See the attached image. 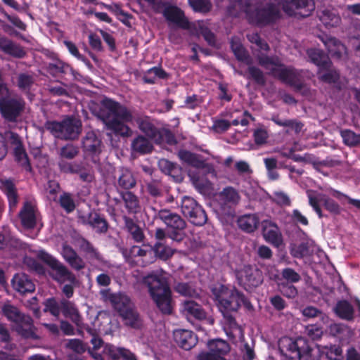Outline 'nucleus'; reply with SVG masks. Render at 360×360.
Instances as JSON below:
<instances>
[{
	"instance_id": "obj_1",
	"label": "nucleus",
	"mask_w": 360,
	"mask_h": 360,
	"mask_svg": "<svg viewBox=\"0 0 360 360\" xmlns=\"http://www.w3.org/2000/svg\"><path fill=\"white\" fill-rule=\"evenodd\" d=\"M233 4L228 12L231 15L238 16L240 12L245 14L252 23L267 24L280 16V8L289 16L305 18L315 8L313 0H271L266 6L254 4L250 0H232Z\"/></svg>"
},
{
	"instance_id": "obj_2",
	"label": "nucleus",
	"mask_w": 360,
	"mask_h": 360,
	"mask_svg": "<svg viewBox=\"0 0 360 360\" xmlns=\"http://www.w3.org/2000/svg\"><path fill=\"white\" fill-rule=\"evenodd\" d=\"M280 349L291 360H319L322 356L330 360H340L342 352L341 348L337 346L310 347L302 338L296 340L284 338L281 341Z\"/></svg>"
},
{
	"instance_id": "obj_3",
	"label": "nucleus",
	"mask_w": 360,
	"mask_h": 360,
	"mask_svg": "<svg viewBox=\"0 0 360 360\" xmlns=\"http://www.w3.org/2000/svg\"><path fill=\"white\" fill-rule=\"evenodd\" d=\"M108 129L122 136H131L132 130L125 124L131 122L134 116L124 105L110 99L104 98L101 101L98 115Z\"/></svg>"
},
{
	"instance_id": "obj_4",
	"label": "nucleus",
	"mask_w": 360,
	"mask_h": 360,
	"mask_svg": "<svg viewBox=\"0 0 360 360\" xmlns=\"http://www.w3.org/2000/svg\"><path fill=\"white\" fill-rule=\"evenodd\" d=\"M143 282L147 285L150 295L158 307L163 313L170 314L171 291L163 271L159 270L148 274L143 277Z\"/></svg>"
},
{
	"instance_id": "obj_5",
	"label": "nucleus",
	"mask_w": 360,
	"mask_h": 360,
	"mask_svg": "<svg viewBox=\"0 0 360 360\" xmlns=\"http://www.w3.org/2000/svg\"><path fill=\"white\" fill-rule=\"evenodd\" d=\"M257 56L259 63L268 70L269 73L294 86L297 90L302 91L303 94H306L307 88L301 83L299 72L292 68L284 67L277 58H270L264 54Z\"/></svg>"
},
{
	"instance_id": "obj_6",
	"label": "nucleus",
	"mask_w": 360,
	"mask_h": 360,
	"mask_svg": "<svg viewBox=\"0 0 360 360\" xmlns=\"http://www.w3.org/2000/svg\"><path fill=\"white\" fill-rule=\"evenodd\" d=\"M165 18L183 29L189 30L192 34L202 35L207 43L211 46H215V37L211 32L206 22L203 21H197L190 24L185 18L184 13L176 6H167L163 12Z\"/></svg>"
},
{
	"instance_id": "obj_7",
	"label": "nucleus",
	"mask_w": 360,
	"mask_h": 360,
	"mask_svg": "<svg viewBox=\"0 0 360 360\" xmlns=\"http://www.w3.org/2000/svg\"><path fill=\"white\" fill-rule=\"evenodd\" d=\"M213 295L218 302V307L222 313L236 311L241 305L251 308V303L234 288H228L223 285H217L212 288Z\"/></svg>"
},
{
	"instance_id": "obj_8",
	"label": "nucleus",
	"mask_w": 360,
	"mask_h": 360,
	"mask_svg": "<svg viewBox=\"0 0 360 360\" xmlns=\"http://www.w3.org/2000/svg\"><path fill=\"white\" fill-rule=\"evenodd\" d=\"M1 310L7 319L13 323V330L19 335L27 338H36L31 317L22 314L16 307L10 303H5Z\"/></svg>"
},
{
	"instance_id": "obj_9",
	"label": "nucleus",
	"mask_w": 360,
	"mask_h": 360,
	"mask_svg": "<svg viewBox=\"0 0 360 360\" xmlns=\"http://www.w3.org/2000/svg\"><path fill=\"white\" fill-rule=\"evenodd\" d=\"M81 122L73 117H68L61 122H51L47 129L57 138L61 139H74L81 132Z\"/></svg>"
},
{
	"instance_id": "obj_10",
	"label": "nucleus",
	"mask_w": 360,
	"mask_h": 360,
	"mask_svg": "<svg viewBox=\"0 0 360 360\" xmlns=\"http://www.w3.org/2000/svg\"><path fill=\"white\" fill-rule=\"evenodd\" d=\"M39 257L46 262L51 268L50 273L53 279L59 283L69 282L75 283L76 281L74 274L68 270L62 263L44 251H39Z\"/></svg>"
},
{
	"instance_id": "obj_11",
	"label": "nucleus",
	"mask_w": 360,
	"mask_h": 360,
	"mask_svg": "<svg viewBox=\"0 0 360 360\" xmlns=\"http://www.w3.org/2000/svg\"><path fill=\"white\" fill-rule=\"evenodd\" d=\"M181 208L183 214L188 217L193 224L202 226L206 222L207 216L205 211L192 198L184 196L181 200Z\"/></svg>"
},
{
	"instance_id": "obj_12",
	"label": "nucleus",
	"mask_w": 360,
	"mask_h": 360,
	"mask_svg": "<svg viewBox=\"0 0 360 360\" xmlns=\"http://www.w3.org/2000/svg\"><path fill=\"white\" fill-rule=\"evenodd\" d=\"M239 284L246 290H252L263 281L261 271L250 266H244L236 273Z\"/></svg>"
},
{
	"instance_id": "obj_13",
	"label": "nucleus",
	"mask_w": 360,
	"mask_h": 360,
	"mask_svg": "<svg viewBox=\"0 0 360 360\" xmlns=\"http://www.w3.org/2000/svg\"><path fill=\"white\" fill-rule=\"evenodd\" d=\"M22 225L27 229H32L37 224L39 213L36 208V203L33 199H27L19 213Z\"/></svg>"
},
{
	"instance_id": "obj_14",
	"label": "nucleus",
	"mask_w": 360,
	"mask_h": 360,
	"mask_svg": "<svg viewBox=\"0 0 360 360\" xmlns=\"http://www.w3.org/2000/svg\"><path fill=\"white\" fill-rule=\"evenodd\" d=\"M25 103L20 98H11L0 103V111L5 119L15 121L24 109Z\"/></svg>"
},
{
	"instance_id": "obj_15",
	"label": "nucleus",
	"mask_w": 360,
	"mask_h": 360,
	"mask_svg": "<svg viewBox=\"0 0 360 360\" xmlns=\"http://www.w3.org/2000/svg\"><path fill=\"white\" fill-rule=\"evenodd\" d=\"M155 238L158 240L153 247L155 256L162 260H167L174 255L175 250L162 242L166 238V232L162 229H157Z\"/></svg>"
},
{
	"instance_id": "obj_16",
	"label": "nucleus",
	"mask_w": 360,
	"mask_h": 360,
	"mask_svg": "<svg viewBox=\"0 0 360 360\" xmlns=\"http://www.w3.org/2000/svg\"><path fill=\"white\" fill-rule=\"evenodd\" d=\"M262 235L264 240L278 247L282 244V235L278 226L271 221L264 220L262 222Z\"/></svg>"
},
{
	"instance_id": "obj_17",
	"label": "nucleus",
	"mask_w": 360,
	"mask_h": 360,
	"mask_svg": "<svg viewBox=\"0 0 360 360\" xmlns=\"http://www.w3.org/2000/svg\"><path fill=\"white\" fill-rule=\"evenodd\" d=\"M174 340L176 344L185 350L193 348L198 342L196 335L191 331L178 329L174 332Z\"/></svg>"
},
{
	"instance_id": "obj_18",
	"label": "nucleus",
	"mask_w": 360,
	"mask_h": 360,
	"mask_svg": "<svg viewBox=\"0 0 360 360\" xmlns=\"http://www.w3.org/2000/svg\"><path fill=\"white\" fill-rule=\"evenodd\" d=\"M158 217L167 225L169 229L186 227L185 221L178 214L169 210H161L158 213Z\"/></svg>"
},
{
	"instance_id": "obj_19",
	"label": "nucleus",
	"mask_w": 360,
	"mask_h": 360,
	"mask_svg": "<svg viewBox=\"0 0 360 360\" xmlns=\"http://www.w3.org/2000/svg\"><path fill=\"white\" fill-rule=\"evenodd\" d=\"M0 49L6 54L18 58H23L26 54L25 51L22 46L1 35Z\"/></svg>"
},
{
	"instance_id": "obj_20",
	"label": "nucleus",
	"mask_w": 360,
	"mask_h": 360,
	"mask_svg": "<svg viewBox=\"0 0 360 360\" xmlns=\"http://www.w3.org/2000/svg\"><path fill=\"white\" fill-rule=\"evenodd\" d=\"M12 286L22 294L32 292L34 290V285L28 276L24 274H18L12 279Z\"/></svg>"
},
{
	"instance_id": "obj_21",
	"label": "nucleus",
	"mask_w": 360,
	"mask_h": 360,
	"mask_svg": "<svg viewBox=\"0 0 360 360\" xmlns=\"http://www.w3.org/2000/svg\"><path fill=\"white\" fill-rule=\"evenodd\" d=\"M181 312L190 320L191 319H203L205 318V313L201 307L196 302L191 300L185 301L181 305Z\"/></svg>"
},
{
	"instance_id": "obj_22",
	"label": "nucleus",
	"mask_w": 360,
	"mask_h": 360,
	"mask_svg": "<svg viewBox=\"0 0 360 360\" xmlns=\"http://www.w3.org/2000/svg\"><path fill=\"white\" fill-rule=\"evenodd\" d=\"M64 259L74 269L79 271L85 267V262L77 255L76 252L69 245H64L62 250Z\"/></svg>"
},
{
	"instance_id": "obj_23",
	"label": "nucleus",
	"mask_w": 360,
	"mask_h": 360,
	"mask_svg": "<svg viewBox=\"0 0 360 360\" xmlns=\"http://www.w3.org/2000/svg\"><path fill=\"white\" fill-rule=\"evenodd\" d=\"M0 188L7 196L10 210H15L18 202V195L14 184L8 179L1 180Z\"/></svg>"
},
{
	"instance_id": "obj_24",
	"label": "nucleus",
	"mask_w": 360,
	"mask_h": 360,
	"mask_svg": "<svg viewBox=\"0 0 360 360\" xmlns=\"http://www.w3.org/2000/svg\"><path fill=\"white\" fill-rule=\"evenodd\" d=\"M139 129L149 138H154L158 133L153 121L146 115H140L136 118Z\"/></svg>"
},
{
	"instance_id": "obj_25",
	"label": "nucleus",
	"mask_w": 360,
	"mask_h": 360,
	"mask_svg": "<svg viewBox=\"0 0 360 360\" xmlns=\"http://www.w3.org/2000/svg\"><path fill=\"white\" fill-rule=\"evenodd\" d=\"M109 299L114 308L117 310L120 314L133 307L129 297L122 293L112 294Z\"/></svg>"
},
{
	"instance_id": "obj_26",
	"label": "nucleus",
	"mask_w": 360,
	"mask_h": 360,
	"mask_svg": "<svg viewBox=\"0 0 360 360\" xmlns=\"http://www.w3.org/2000/svg\"><path fill=\"white\" fill-rule=\"evenodd\" d=\"M178 156L181 161L197 169L204 168L205 167V162L198 155L192 153L190 151L185 150H180L178 153Z\"/></svg>"
},
{
	"instance_id": "obj_27",
	"label": "nucleus",
	"mask_w": 360,
	"mask_h": 360,
	"mask_svg": "<svg viewBox=\"0 0 360 360\" xmlns=\"http://www.w3.org/2000/svg\"><path fill=\"white\" fill-rule=\"evenodd\" d=\"M259 218L255 214H245L238 219V226L248 233L253 232L259 224Z\"/></svg>"
},
{
	"instance_id": "obj_28",
	"label": "nucleus",
	"mask_w": 360,
	"mask_h": 360,
	"mask_svg": "<svg viewBox=\"0 0 360 360\" xmlns=\"http://www.w3.org/2000/svg\"><path fill=\"white\" fill-rule=\"evenodd\" d=\"M60 305L63 314L70 318L75 324L79 326L81 323L80 315L75 304L71 302L63 300L60 301Z\"/></svg>"
},
{
	"instance_id": "obj_29",
	"label": "nucleus",
	"mask_w": 360,
	"mask_h": 360,
	"mask_svg": "<svg viewBox=\"0 0 360 360\" xmlns=\"http://www.w3.org/2000/svg\"><path fill=\"white\" fill-rule=\"evenodd\" d=\"M207 345L212 354L220 357H224L230 351L229 344L221 339L212 340L207 342Z\"/></svg>"
},
{
	"instance_id": "obj_30",
	"label": "nucleus",
	"mask_w": 360,
	"mask_h": 360,
	"mask_svg": "<svg viewBox=\"0 0 360 360\" xmlns=\"http://www.w3.org/2000/svg\"><path fill=\"white\" fill-rule=\"evenodd\" d=\"M325 45L329 53L338 58H340L347 54L345 46L338 39L330 38L325 41Z\"/></svg>"
},
{
	"instance_id": "obj_31",
	"label": "nucleus",
	"mask_w": 360,
	"mask_h": 360,
	"mask_svg": "<svg viewBox=\"0 0 360 360\" xmlns=\"http://www.w3.org/2000/svg\"><path fill=\"white\" fill-rule=\"evenodd\" d=\"M307 55L311 61L316 65L319 68H325L329 65L328 57L322 51L316 49H309Z\"/></svg>"
},
{
	"instance_id": "obj_32",
	"label": "nucleus",
	"mask_w": 360,
	"mask_h": 360,
	"mask_svg": "<svg viewBox=\"0 0 360 360\" xmlns=\"http://www.w3.org/2000/svg\"><path fill=\"white\" fill-rule=\"evenodd\" d=\"M272 120L278 126L287 127L286 133H290V131H294L295 134H299L303 128V124L296 120H283L278 116L273 117Z\"/></svg>"
},
{
	"instance_id": "obj_33",
	"label": "nucleus",
	"mask_w": 360,
	"mask_h": 360,
	"mask_svg": "<svg viewBox=\"0 0 360 360\" xmlns=\"http://www.w3.org/2000/svg\"><path fill=\"white\" fill-rule=\"evenodd\" d=\"M219 196L223 203L229 205L238 204L240 199L238 191L232 187L225 188Z\"/></svg>"
},
{
	"instance_id": "obj_34",
	"label": "nucleus",
	"mask_w": 360,
	"mask_h": 360,
	"mask_svg": "<svg viewBox=\"0 0 360 360\" xmlns=\"http://www.w3.org/2000/svg\"><path fill=\"white\" fill-rule=\"evenodd\" d=\"M320 20L327 27H335L341 22L340 17L333 11L324 9L319 15Z\"/></svg>"
},
{
	"instance_id": "obj_35",
	"label": "nucleus",
	"mask_w": 360,
	"mask_h": 360,
	"mask_svg": "<svg viewBox=\"0 0 360 360\" xmlns=\"http://www.w3.org/2000/svg\"><path fill=\"white\" fill-rule=\"evenodd\" d=\"M119 186L124 189H130L136 185V179L131 171L122 168L120 170L118 177Z\"/></svg>"
},
{
	"instance_id": "obj_36",
	"label": "nucleus",
	"mask_w": 360,
	"mask_h": 360,
	"mask_svg": "<svg viewBox=\"0 0 360 360\" xmlns=\"http://www.w3.org/2000/svg\"><path fill=\"white\" fill-rule=\"evenodd\" d=\"M82 143L85 150L91 152L99 151L101 146V140L96 136L94 131L86 133Z\"/></svg>"
},
{
	"instance_id": "obj_37",
	"label": "nucleus",
	"mask_w": 360,
	"mask_h": 360,
	"mask_svg": "<svg viewBox=\"0 0 360 360\" xmlns=\"http://www.w3.org/2000/svg\"><path fill=\"white\" fill-rule=\"evenodd\" d=\"M125 207L129 212L136 213L140 210L139 200L134 193L127 191L122 194Z\"/></svg>"
},
{
	"instance_id": "obj_38",
	"label": "nucleus",
	"mask_w": 360,
	"mask_h": 360,
	"mask_svg": "<svg viewBox=\"0 0 360 360\" xmlns=\"http://www.w3.org/2000/svg\"><path fill=\"white\" fill-rule=\"evenodd\" d=\"M131 147L134 151L147 153L152 150L153 146L148 139L143 136H139L132 141Z\"/></svg>"
},
{
	"instance_id": "obj_39",
	"label": "nucleus",
	"mask_w": 360,
	"mask_h": 360,
	"mask_svg": "<svg viewBox=\"0 0 360 360\" xmlns=\"http://www.w3.org/2000/svg\"><path fill=\"white\" fill-rule=\"evenodd\" d=\"M329 332L334 336H339L342 339L349 338L353 332L347 326L341 323H333L330 326Z\"/></svg>"
},
{
	"instance_id": "obj_40",
	"label": "nucleus",
	"mask_w": 360,
	"mask_h": 360,
	"mask_svg": "<svg viewBox=\"0 0 360 360\" xmlns=\"http://www.w3.org/2000/svg\"><path fill=\"white\" fill-rule=\"evenodd\" d=\"M231 49L238 60L244 62L247 65H250L251 63L250 57L248 56L247 51L245 50L240 41L233 39L231 41Z\"/></svg>"
},
{
	"instance_id": "obj_41",
	"label": "nucleus",
	"mask_w": 360,
	"mask_h": 360,
	"mask_svg": "<svg viewBox=\"0 0 360 360\" xmlns=\"http://www.w3.org/2000/svg\"><path fill=\"white\" fill-rule=\"evenodd\" d=\"M319 74L320 79L328 83H335L339 78L338 72L331 68L330 62L327 68H319Z\"/></svg>"
},
{
	"instance_id": "obj_42",
	"label": "nucleus",
	"mask_w": 360,
	"mask_h": 360,
	"mask_svg": "<svg viewBox=\"0 0 360 360\" xmlns=\"http://www.w3.org/2000/svg\"><path fill=\"white\" fill-rule=\"evenodd\" d=\"M125 224L127 231L136 242L140 243L143 241L144 235L141 229L139 226H137L131 219L127 217L125 218Z\"/></svg>"
},
{
	"instance_id": "obj_43",
	"label": "nucleus",
	"mask_w": 360,
	"mask_h": 360,
	"mask_svg": "<svg viewBox=\"0 0 360 360\" xmlns=\"http://www.w3.org/2000/svg\"><path fill=\"white\" fill-rule=\"evenodd\" d=\"M340 135L345 145L354 147L360 144V134L349 129L342 130Z\"/></svg>"
},
{
	"instance_id": "obj_44",
	"label": "nucleus",
	"mask_w": 360,
	"mask_h": 360,
	"mask_svg": "<svg viewBox=\"0 0 360 360\" xmlns=\"http://www.w3.org/2000/svg\"><path fill=\"white\" fill-rule=\"evenodd\" d=\"M335 312L342 319H351L353 316V308L349 302L341 301L337 304Z\"/></svg>"
},
{
	"instance_id": "obj_45",
	"label": "nucleus",
	"mask_w": 360,
	"mask_h": 360,
	"mask_svg": "<svg viewBox=\"0 0 360 360\" xmlns=\"http://www.w3.org/2000/svg\"><path fill=\"white\" fill-rule=\"evenodd\" d=\"M123 319L125 321L127 325L131 326V327H139L140 325V321L139 315L134 310V307L128 309L127 311L122 312L120 314Z\"/></svg>"
},
{
	"instance_id": "obj_46",
	"label": "nucleus",
	"mask_w": 360,
	"mask_h": 360,
	"mask_svg": "<svg viewBox=\"0 0 360 360\" xmlns=\"http://www.w3.org/2000/svg\"><path fill=\"white\" fill-rule=\"evenodd\" d=\"M89 224L97 232L101 233L107 230V223L105 220L96 213H92L89 215Z\"/></svg>"
},
{
	"instance_id": "obj_47",
	"label": "nucleus",
	"mask_w": 360,
	"mask_h": 360,
	"mask_svg": "<svg viewBox=\"0 0 360 360\" xmlns=\"http://www.w3.org/2000/svg\"><path fill=\"white\" fill-rule=\"evenodd\" d=\"M110 355L114 360H121L122 358L127 360H136L134 355L129 350L124 348H112L110 349Z\"/></svg>"
},
{
	"instance_id": "obj_48",
	"label": "nucleus",
	"mask_w": 360,
	"mask_h": 360,
	"mask_svg": "<svg viewBox=\"0 0 360 360\" xmlns=\"http://www.w3.org/2000/svg\"><path fill=\"white\" fill-rule=\"evenodd\" d=\"M158 166L162 172L174 178H175V174L179 171V167L176 165L166 159L160 160Z\"/></svg>"
},
{
	"instance_id": "obj_49",
	"label": "nucleus",
	"mask_w": 360,
	"mask_h": 360,
	"mask_svg": "<svg viewBox=\"0 0 360 360\" xmlns=\"http://www.w3.org/2000/svg\"><path fill=\"white\" fill-rule=\"evenodd\" d=\"M13 150L15 160L18 161V162L21 166L24 167L26 170H30V167L28 158L22 146L14 148Z\"/></svg>"
},
{
	"instance_id": "obj_50",
	"label": "nucleus",
	"mask_w": 360,
	"mask_h": 360,
	"mask_svg": "<svg viewBox=\"0 0 360 360\" xmlns=\"http://www.w3.org/2000/svg\"><path fill=\"white\" fill-rule=\"evenodd\" d=\"M188 2L194 11L200 13H207L212 8V4L209 0H188Z\"/></svg>"
},
{
	"instance_id": "obj_51",
	"label": "nucleus",
	"mask_w": 360,
	"mask_h": 360,
	"mask_svg": "<svg viewBox=\"0 0 360 360\" xmlns=\"http://www.w3.org/2000/svg\"><path fill=\"white\" fill-rule=\"evenodd\" d=\"M320 202H323L325 208L333 214L340 213V208L339 205L333 200L326 198L325 195L319 194L316 195Z\"/></svg>"
},
{
	"instance_id": "obj_52",
	"label": "nucleus",
	"mask_w": 360,
	"mask_h": 360,
	"mask_svg": "<svg viewBox=\"0 0 360 360\" xmlns=\"http://www.w3.org/2000/svg\"><path fill=\"white\" fill-rule=\"evenodd\" d=\"M253 138L255 145L262 146L267 143L269 139V133L264 128H258L254 131Z\"/></svg>"
},
{
	"instance_id": "obj_53",
	"label": "nucleus",
	"mask_w": 360,
	"mask_h": 360,
	"mask_svg": "<svg viewBox=\"0 0 360 360\" xmlns=\"http://www.w3.org/2000/svg\"><path fill=\"white\" fill-rule=\"evenodd\" d=\"M45 311H49L54 316L58 317L61 310L60 303L58 304L56 300L53 298L48 299L44 302Z\"/></svg>"
},
{
	"instance_id": "obj_54",
	"label": "nucleus",
	"mask_w": 360,
	"mask_h": 360,
	"mask_svg": "<svg viewBox=\"0 0 360 360\" xmlns=\"http://www.w3.org/2000/svg\"><path fill=\"white\" fill-rule=\"evenodd\" d=\"M61 207L68 212H72L75 208V201L70 194L64 193L60 198Z\"/></svg>"
},
{
	"instance_id": "obj_55",
	"label": "nucleus",
	"mask_w": 360,
	"mask_h": 360,
	"mask_svg": "<svg viewBox=\"0 0 360 360\" xmlns=\"http://www.w3.org/2000/svg\"><path fill=\"white\" fill-rule=\"evenodd\" d=\"M307 197L309 198V203L313 207L314 211L319 215V218L323 217L322 211L320 208L319 202H320L319 198L315 195L314 192L311 190L307 191Z\"/></svg>"
},
{
	"instance_id": "obj_56",
	"label": "nucleus",
	"mask_w": 360,
	"mask_h": 360,
	"mask_svg": "<svg viewBox=\"0 0 360 360\" xmlns=\"http://www.w3.org/2000/svg\"><path fill=\"white\" fill-rule=\"evenodd\" d=\"M78 154V149L72 144H67L60 150V156L66 159H72Z\"/></svg>"
},
{
	"instance_id": "obj_57",
	"label": "nucleus",
	"mask_w": 360,
	"mask_h": 360,
	"mask_svg": "<svg viewBox=\"0 0 360 360\" xmlns=\"http://www.w3.org/2000/svg\"><path fill=\"white\" fill-rule=\"evenodd\" d=\"M175 290L184 296L194 297L197 295L195 290L188 283H179L175 286Z\"/></svg>"
},
{
	"instance_id": "obj_58",
	"label": "nucleus",
	"mask_w": 360,
	"mask_h": 360,
	"mask_svg": "<svg viewBox=\"0 0 360 360\" xmlns=\"http://www.w3.org/2000/svg\"><path fill=\"white\" fill-rule=\"evenodd\" d=\"M248 39L252 44H255L256 47L254 49H257L260 51H267L269 49L268 44L263 41L257 33L249 34L248 35Z\"/></svg>"
},
{
	"instance_id": "obj_59",
	"label": "nucleus",
	"mask_w": 360,
	"mask_h": 360,
	"mask_svg": "<svg viewBox=\"0 0 360 360\" xmlns=\"http://www.w3.org/2000/svg\"><path fill=\"white\" fill-rule=\"evenodd\" d=\"M272 198L276 203L281 206L290 205V199L289 196L283 191L274 192Z\"/></svg>"
},
{
	"instance_id": "obj_60",
	"label": "nucleus",
	"mask_w": 360,
	"mask_h": 360,
	"mask_svg": "<svg viewBox=\"0 0 360 360\" xmlns=\"http://www.w3.org/2000/svg\"><path fill=\"white\" fill-rule=\"evenodd\" d=\"M282 277L290 283H297L301 277L298 273L291 268H285L282 271Z\"/></svg>"
},
{
	"instance_id": "obj_61",
	"label": "nucleus",
	"mask_w": 360,
	"mask_h": 360,
	"mask_svg": "<svg viewBox=\"0 0 360 360\" xmlns=\"http://www.w3.org/2000/svg\"><path fill=\"white\" fill-rule=\"evenodd\" d=\"M33 83V78L31 75L21 73L18 77V86L21 89H27Z\"/></svg>"
},
{
	"instance_id": "obj_62",
	"label": "nucleus",
	"mask_w": 360,
	"mask_h": 360,
	"mask_svg": "<svg viewBox=\"0 0 360 360\" xmlns=\"http://www.w3.org/2000/svg\"><path fill=\"white\" fill-rule=\"evenodd\" d=\"M184 229H168L167 233H166V237L168 236L174 241L180 242L186 236L184 233Z\"/></svg>"
},
{
	"instance_id": "obj_63",
	"label": "nucleus",
	"mask_w": 360,
	"mask_h": 360,
	"mask_svg": "<svg viewBox=\"0 0 360 360\" xmlns=\"http://www.w3.org/2000/svg\"><path fill=\"white\" fill-rule=\"evenodd\" d=\"M4 139L6 143L11 144L13 148L22 146V143L18 135L12 131L5 132Z\"/></svg>"
},
{
	"instance_id": "obj_64",
	"label": "nucleus",
	"mask_w": 360,
	"mask_h": 360,
	"mask_svg": "<svg viewBox=\"0 0 360 360\" xmlns=\"http://www.w3.org/2000/svg\"><path fill=\"white\" fill-rule=\"evenodd\" d=\"M231 124L229 121L225 120H215L212 128L214 131L221 133L229 129Z\"/></svg>"
}]
</instances>
